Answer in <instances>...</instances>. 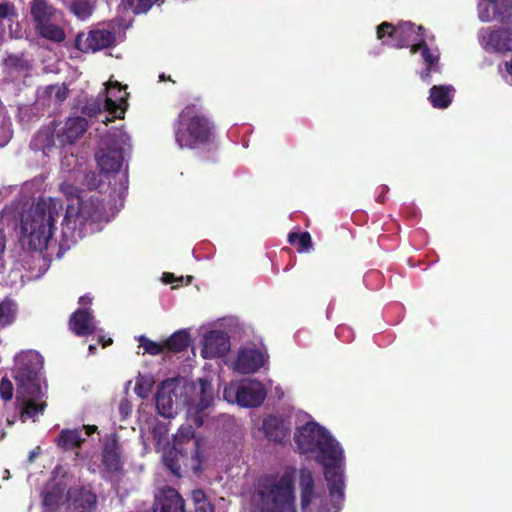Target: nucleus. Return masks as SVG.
<instances>
[{"instance_id":"obj_32","label":"nucleus","mask_w":512,"mask_h":512,"mask_svg":"<svg viewBox=\"0 0 512 512\" xmlns=\"http://www.w3.org/2000/svg\"><path fill=\"white\" fill-rule=\"evenodd\" d=\"M288 242L296 246L299 253L308 252L312 249V239L309 232H290L288 234Z\"/></svg>"},{"instance_id":"obj_26","label":"nucleus","mask_w":512,"mask_h":512,"mask_svg":"<svg viewBox=\"0 0 512 512\" xmlns=\"http://www.w3.org/2000/svg\"><path fill=\"white\" fill-rule=\"evenodd\" d=\"M299 486H300V504L302 511L306 509L312 503L315 497V483L312 473L309 469L302 468L299 471Z\"/></svg>"},{"instance_id":"obj_35","label":"nucleus","mask_w":512,"mask_h":512,"mask_svg":"<svg viewBox=\"0 0 512 512\" xmlns=\"http://www.w3.org/2000/svg\"><path fill=\"white\" fill-rule=\"evenodd\" d=\"M197 442L198 449L200 450V441L195 437V430L192 426L181 427L178 433L174 436V446H188V442Z\"/></svg>"},{"instance_id":"obj_30","label":"nucleus","mask_w":512,"mask_h":512,"mask_svg":"<svg viewBox=\"0 0 512 512\" xmlns=\"http://www.w3.org/2000/svg\"><path fill=\"white\" fill-rule=\"evenodd\" d=\"M65 486L60 483L53 484L43 492V505L55 511L63 500Z\"/></svg>"},{"instance_id":"obj_12","label":"nucleus","mask_w":512,"mask_h":512,"mask_svg":"<svg viewBox=\"0 0 512 512\" xmlns=\"http://www.w3.org/2000/svg\"><path fill=\"white\" fill-rule=\"evenodd\" d=\"M477 10L482 22L512 23V0H480Z\"/></svg>"},{"instance_id":"obj_45","label":"nucleus","mask_w":512,"mask_h":512,"mask_svg":"<svg viewBox=\"0 0 512 512\" xmlns=\"http://www.w3.org/2000/svg\"><path fill=\"white\" fill-rule=\"evenodd\" d=\"M10 15H15L14 5L10 3H0V24L3 19L8 18Z\"/></svg>"},{"instance_id":"obj_8","label":"nucleus","mask_w":512,"mask_h":512,"mask_svg":"<svg viewBox=\"0 0 512 512\" xmlns=\"http://www.w3.org/2000/svg\"><path fill=\"white\" fill-rule=\"evenodd\" d=\"M166 468L177 478L189 470L198 472L202 469V459L197 442H188V446H172L163 454Z\"/></svg>"},{"instance_id":"obj_56","label":"nucleus","mask_w":512,"mask_h":512,"mask_svg":"<svg viewBox=\"0 0 512 512\" xmlns=\"http://www.w3.org/2000/svg\"><path fill=\"white\" fill-rule=\"evenodd\" d=\"M96 350H97V348H96V346H95V345H90V346H89V352H90L91 354H94V353L96 352Z\"/></svg>"},{"instance_id":"obj_48","label":"nucleus","mask_w":512,"mask_h":512,"mask_svg":"<svg viewBox=\"0 0 512 512\" xmlns=\"http://www.w3.org/2000/svg\"><path fill=\"white\" fill-rule=\"evenodd\" d=\"M83 430H85V434L87 436H91L95 432H97L98 427L96 425H83Z\"/></svg>"},{"instance_id":"obj_20","label":"nucleus","mask_w":512,"mask_h":512,"mask_svg":"<svg viewBox=\"0 0 512 512\" xmlns=\"http://www.w3.org/2000/svg\"><path fill=\"white\" fill-rule=\"evenodd\" d=\"M262 430L265 437L272 442L282 443L290 435L289 423L280 416L269 415L262 423Z\"/></svg>"},{"instance_id":"obj_1","label":"nucleus","mask_w":512,"mask_h":512,"mask_svg":"<svg viewBox=\"0 0 512 512\" xmlns=\"http://www.w3.org/2000/svg\"><path fill=\"white\" fill-rule=\"evenodd\" d=\"M294 439L301 453H319L317 460L324 467L330 497L342 502L344 499V476L341 467L343 450L339 443L316 422H307L297 428Z\"/></svg>"},{"instance_id":"obj_7","label":"nucleus","mask_w":512,"mask_h":512,"mask_svg":"<svg viewBox=\"0 0 512 512\" xmlns=\"http://www.w3.org/2000/svg\"><path fill=\"white\" fill-rule=\"evenodd\" d=\"M424 30L422 26H416L412 22H401L397 25L382 22L377 27V38L394 48H411L425 39Z\"/></svg>"},{"instance_id":"obj_17","label":"nucleus","mask_w":512,"mask_h":512,"mask_svg":"<svg viewBox=\"0 0 512 512\" xmlns=\"http://www.w3.org/2000/svg\"><path fill=\"white\" fill-rule=\"evenodd\" d=\"M230 349V340L226 333L212 330L204 337L201 355L205 359H213L224 356Z\"/></svg>"},{"instance_id":"obj_41","label":"nucleus","mask_w":512,"mask_h":512,"mask_svg":"<svg viewBox=\"0 0 512 512\" xmlns=\"http://www.w3.org/2000/svg\"><path fill=\"white\" fill-rule=\"evenodd\" d=\"M0 396L4 401L11 400L13 397V384L6 377L0 382Z\"/></svg>"},{"instance_id":"obj_15","label":"nucleus","mask_w":512,"mask_h":512,"mask_svg":"<svg viewBox=\"0 0 512 512\" xmlns=\"http://www.w3.org/2000/svg\"><path fill=\"white\" fill-rule=\"evenodd\" d=\"M66 501L73 512H94L97 507V495L90 486L70 487Z\"/></svg>"},{"instance_id":"obj_16","label":"nucleus","mask_w":512,"mask_h":512,"mask_svg":"<svg viewBox=\"0 0 512 512\" xmlns=\"http://www.w3.org/2000/svg\"><path fill=\"white\" fill-rule=\"evenodd\" d=\"M101 462L109 475H116L123 470L122 448L116 434L106 438L101 452Z\"/></svg>"},{"instance_id":"obj_42","label":"nucleus","mask_w":512,"mask_h":512,"mask_svg":"<svg viewBox=\"0 0 512 512\" xmlns=\"http://www.w3.org/2000/svg\"><path fill=\"white\" fill-rule=\"evenodd\" d=\"M46 90L49 95L54 94L59 102L64 101L68 96V89L65 86L50 85Z\"/></svg>"},{"instance_id":"obj_37","label":"nucleus","mask_w":512,"mask_h":512,"mask_svg":"<svg viewBox=\"0 0 512 512\" xmlns=\"http://www.w3.org/2000/svg\"><path fill=\"white\" fill-rule=\"evenodd\" d=\"M139 342V347H142L144 349V353L149 355H159L165 351L164 342L158 343L155 341H152L148 337L141 335L137 338Z\"/></svg>"},{"instance_id":"obj_40","label":"nucleus","mask_w":512,"mask_h":512,"mask_svg":"<svg viewBox=\"0 0 512 512\" xmlns=\"http://www.w3.org/2000/svg\"><path fill=\"white\" fill-rule=\"evenodd\" d=\"M200 386V401L197 406L199 410H204L210 405L213 400V396L211 391H208V389H210V384L207 380L200 379Z\"/></svg>"},{"instance_id":"obj_11","label":"nucleus","mask_w":512,"mask_h":512,"mask_svg":"<svg viewBox=\"0 0 512 512\" xmlns=\"http://www.w3.org/2000/svg\"><path fill=\"white\" fill-rule=\"evenodd\" d=\"M477 36L481 47L487 52H512V28H481Z\"/></svg>"},{"instance_id":"obj_19","label":"nucleus","mask_w":512,"mask_h":512,"mask_svg":"<svg viewBox=\"0 0 512 512\" xmlns=\"http://www.w3.org/2000/svg\"><path fill=\"white\" fill-rule=\"evenodd\" d=\"M87 129L88 121L86 118L81 116L69 117L57 137L62 145H72L85 134Z\"/></svg>"},{"instance_id":"obj_38","label":"nucleus","mask_w":512,"mask_h":512,"mask_svg":"<svg viewBox=\"0 0 512 512\" xmlns=\"http://www.w3.org/2000/svg\"><path fill=\"white\" fill-rule=\"evenodd\" d=\"M5 66L17 72L27 71L30 68L29 62L23 57V55H9L5 61Z\"/></svg>"},{"instance_id":"obj_50","label":"nucleus","mask_w":512,"mask_h":512,"mask_svg":"<svg viewBox=\"0 0 512 512\" xmlns=\"http://www.w3.org/2000/svg\"><path fill=\"white\" fill-rule=\"evenodd\" d=\"M174 280H175L174 274L169 273V272H165V273H163V281H164L165 283H168V284H169V283H173V282H174Z\"/></svg>"},{"instance_id":"obj_3","label":"nucleus","mask_w":512,"mask_h":512,"mask_svg":"<svg viewBox=\"0 0 512 512\" xmlns=\"http://www.w3.org/2000/svg\"><path fill=\"white\" fill-rule=\"evenodd\" d=\"M295 476L296 469L288 467L280 477L270 474L260 478L255 494L259 512H296Z\"/></svg>"},{"instance_id":"obj_10","label":"nucleus","mask_w":512,"mask_h":512,"mask_svg":"<svg viewBox=\"0 0 512 512\" xmlns=\"http://www.w3.org/2000/svg\"><path fill=\"white\" fill-rule=\"evenodd\" d=\"M40 363L34 355H25L20 358L15 371L18 394L39 395L41 386L39 383Z\"/></svg>"},{"instance_id":"obj_44","label":"nucleus","mask_w":512,"mask_h":512,"mask_svg":"<svg viewBox=\"0 0 512 512\" xmlns=\"http://www.w3.org/2000/svg\"><path fill=\"white\" fill-rule=\"evenodd\" d=\"M118 410L122 419H125L132 413V404L128 399L124 398L120 401Z\"/></svg>"},{"instance_id":"obj_39","label":"nucleus","mask_w":512,"mask_h":512,"mask_svg":"<svg viewBox=\"0 0 512 512\" xmlns=\"http://www.w3.org/2000/svg\"><path fill=\"white\" fill-rule=\"evenodd\" d=\"M60 191L71 203H77L78 199L85 197L84 190L78 188L77 186L69 183L63 182L60 185Z\"/></svg>"},{"instance_id":"obj_23","label":"nucleus","mask_w":512,"mask_h":512,"mask_svg":"<svg viewBox=\"0 0 512 512\" xmlns=\"http://www.w3.org/2000/svg\"><path fill=\"white\" fill-rule=\"evenodd\" d=\"M264 362V355L260 350L244 349L237 356L235 368L242 374H252L257 372Z\"/></svg>"},{"instance_id":"obj_55","label":"nucleus","mask_w":512,"mask_h":512,"mask_svg":"<svg viewBox=\"0 0 512 512\" xmlns=\"http://www.w3.org/2000/svg\"><path fill=\"white\" fill-rule=\"evenodd\" d=\"M377 201H378L379 203H384V201H385V195H384V194L379 195V196L377 197Z\"/></svg>"},{"instance_id":"obj_2","label":"nucleus","mask_w":512,"mask_h":512,"mask_svg":"<svg viewBox=\"0 0 512 512\" xmlns=\"http://www.w3.org/2000/svg\"><path fill=\"white\" fill-rule=\"evenodd\" d=\"M175 142L179 148L197 149L214 143L216 126L211 117L196 104L186 105L174 123Z\"/></svg>"},{"instance_id":"obj_22","label":"nucleus","mask_w":512,"mask_h":512,"mask_svg":"<svg viewBox=\"0 0 512 512\" xmlns=\"http://www.w3.org/2000/svg\"><path fill=\"white\" fill-rule=\"evenodd\" d=\"M173 386V381L166 380L159 387L155 395L157 411L165 418H171L175 414L174 403L177 396Z\"/></svg>"},{"instance_id":"obj_5","label":"nucleus","mask_w":512,"mask_h":512,"mask_svg":"<svg viewBox=\"0 0 512 512\" xmlns=\"http://www.w3.org/2000/svg\"><path fill=\"white\" fill-rule=\"evenodd\" d=\"M30 14L37 35L58 44L65 41L66 33L61 25L63 14L48 0H32Z\"/></svg>"},{"instance_id":"obj_49","label":"nucleus","mask_w":512,"mask_h":512,"mask_svg":"<svg viewBox=\"0 0 512 512\" xmlns=\"http://www.w3.org/2000/svg\"><path fill=\"white\" fill-rule=\"evenodd\" d=\"M92 303V297L89 294L83 295L79 298V304L86 306Z\"/></svg>"},{"instance_id":"obj_36","label":"nucleus","mask_w":512,"mask_h":512,"mask_svg":"<svg viewBox=\"0 0 512 512\" xmlns=\"http://www.w3.org/2000/svg\"><path fill=\"white\" fill-rule=\"evenodd\" d=\"M69 10L79 19L88 18L92 12L93 7L88 0H73L69 5Z\"/></svg>"},{"instance_id":"obj_57","label":"nucleus","mask_w":512,"mask_h":512,"mask_svg":"<svg viewBox=\"0 0 512 512\" xmlns=\"http://www.w3.org/2000/svg\"><path fill=\"white\" fill-rule=\"evenodd\" d=\"M35 456H36V453H35L34 451H33V452H31V453H30V457H29V458H30V460L32 461V460H33V458H34Z\"/></svg>"},{"instance_id":"obj_29","label":"nucleus","mask_w":512,"mask_h":512,"mask_svg":"<svg viewBox=\"0 0 512 512\" xmlns=\"http://www.w3.org/2000/svg\"><path fill=\"white\" fill-rule=\"evenodd\" d=\"M189 344L190 334L186 330L176 331L164 341L165 350L173 353L186 350Z\"/></svg>"},{"instance_id":"obj_6","label":"nucleus","mask_w":512,"mask_h":512,"mask_svg":"<svg viewBox=\"0 0 512 512\" xmlns=\"http://www.w3.org/2000/svg\"><path fill=\"white\" fill-rule=\"evenodd\" d=\"M102 204L96 197H83L78 199L77 203H69L62 222V234L65 238H75L78 230V236L84 230L88 223H95L101 219Z\"/></svg>"},{"instance_id":"obj_43","label":"nucleus","mask_w":512,"mask_h":512,"mask_svg":"<svg viewBox=\"0 0 512 512\" xmlns=\"http://www.w3.org/2000/svg\"><path fill=\"white\" fill-rule=\"evenodd\" d=\"M238 385L239 383H231L229 386L225 387L223 396L227 401L233 402L232 398L235 397V400L238 403Z\"/></svg>"},{"instance_id":"obj_4","label":"nucleus","mask_w":512,"mask_h":512,"mask_svg":"<svg viewBox=\"0 0 512 512\" xmlns=\"http://www.w3.org/2000/svg\"><path fill=\"white\" fill-rule=\"evenodd\" d=\"M63 210L59 199L41 197L29 217L22 221L21 229L29 234V243L35 249H47L56 230L55 222Z\"/></svg>"},{"instance_id":"obj_46","label":"nucleus","mask_w":512,"mask_h":512,"mask_svg":"<svg viewBox=\"0 0 512 512\" xmlns=\"http://www.w3.org/2000/svg\"><path fill=\"white\" fill-rule=\"evenodd\" d=\"M433 71H438V67H435V66H426V68L424 70L421 71L420 73V77L423 79V80H426L427 78L430 77L431 73Z\"/></svg>"},{"instance_id":"obj_34","label":"nucleus","mask_w":512,"mask_h":512,"mask_svg":"<svg viewBox=\"0 0 512 512\" xmlns=\"http://www.w3.org/2000/svg\"><path fill=\"white\" fill-rule=\"evenodd\" d=\"M16 306L13 301L6 299L0 303V329H3L14 321Z\"/></svg>"},{"instance_id":"obj_25","label":"nucleus","mask_w":512,"mask_h":512,"mask_svg":"<svg viewBox=\"0 0 512 512\" xmlns=\"http://www.w3.org/2000/svg\"><path fill=\"white\" fill-rule=\"evenodd\" d=\"M37 396L38 395L17 393L16 404L20 408V419L22 422H25L28 419H32L34 421L39 414L44 412L46 403H36L34 398Z\"/></svg>"},{"instance_id":"obj_13","label":"nucleus","mask_w":512,"mask_h":512,"mask_svg":"<svg viewBox=\"0 0 512 512\" xmlns=\"http://www.w3.org/2000/svg\"><path fill=\"white\" fill-rule=\"evenodd\" d=\"M115 40V35L111 31L94 29L87 34L78 33L75 39V47L84 53L96 52L113 46Z\"/></svg>"},{"instance_id":"obj_52","label":"nucleus","mask_w":512,"mask_h":512,"mask_svg":"<svg viewBox=\"0 0 512 512\" xmlns=\"http://www.w3.org/2000/svg\"><path fill=\"white\" fill-rule=\"evenodd\" d=\"M6 246V237L0 232V254L4 252Z\"/></svg>"},{"instance_id":"obj_18","label":"nucleus","mask_w":512,"mask_h":512,"mask_svg":"<svg viewBox=\"0 0 512 512\" xmlns=\"http://www.w3.org/2000/svg\"><path fill=\"white\" fill-rule=\"evenodd\" d=\"M238 405L241 407H258L266 397V391L259 381H243L238 385Z\"/></svg>"},{"instance_id":"obj_33","label":"nucleus","mask_w":512,"mask_h":512,"mask_svg":"<svg viewBox=\"0 0 512 512\" xmlns=\"http://www.w3.org/2000/svg\"><path fill=\"white\" fill-rule=\"evenodd\" d=\"M418 52H421V57L426 66L437 67L439 55L430 50L425 39L421 43H416L411 46L412 54H416Z\"/></svg>"},{"instance_id":"obj_14","label":"nucleus","mask_w":512,"mask_h":512,"mask_svg":"<svg viewBox=\"0 0 512 512\" xmlns=\"http://www.w3.org/2000/svg\"><path fill=\"white\" fill-rule=\"evenodd\" d=\"M154 512H186L185 500L173 487L165 485L158 488L154 494Z\"/></svg>"},{"instance_id":"obj_47","label":"nucleus","mask_w":512,"mask_h":512,"mask_svg":"<svg viewBox=\"0 0 512 512\" xmlns=\"http://www.w3.org/2000/svg\"><path fill=\"white\" fill-rule=\"evenodd\" d=\"M135 393L141 397V398H146L147 397V392L143 390V387L142 385L140 384L139 381L136 382V385H135Z\"/></svg>"},{"instance_id":"obj_54","label":"nucleus","mask_w":512,"mask_h":512,"mask_svg":"<svg viewBox=\"0 0 512 512\" xmlns=\"http://www.w3.org/2000/svg\"><path fill=\"white\" fill-rule=\"evenodd\" d=\"M506 70L510 75H512V60L510 62H506Z\"/></svg>"},{"instance_id":"obj_27","label":"nucleus","mask_w":512,"mask_h":512,"mask_svg":"<svg viewBox=\"0 0 512 512\" xmlns=\"http://www.w3.org/2000/svg\"><path fill=\"white\" fill-rule=\"evenodd\" d=\"M84 442L82 429H63L55 440L56 445L63 451L80 448Z\"/></svg>"},{"instance_id":"obj_24","label":"nucleus","mask_w":512,"mask_h":512,"mask_svg":"<svg viewBox=\"0 0 512 512\" xmlns=\"http://www.w3.org/2000/svg\"><path fill=\"white\" fill-rule=\"evenodd\" d=\"M96 156L97 164L103 173H116L122 167L124 150L118 147L101 149Z\"/></svg>"},{"instance_id":"obj_53","label":"nucleus","mask_w":512,"mask_h":512,"mask_svg":"<svg viewBox=\"0 0 512 512\" xmlns=\"http://www.w3.org/2000/svg\"><path fill=\"white\" fill-rule=\"evenodd\" d=\"M159 79H160V81H166V80H169V81L174 82V81L171 79V77H170V76H166L164 73L160 74Z\"/></svg>"},{"instance_id":"obj_51","label":"nucleus","mask_w":512,"mask_h":512,"mask_svg":"<svg viewBox=\"0 0 512 512\" xmlns=\"http://www.w3.org/2000/svg\"><path fill=\"white\" fill-rule=\"evenodd\" d=\"M98 342L103 346L107 347L112 344L113 340L111 338L106 339L104 336H100Z\"/></svg>"},{"instance_id":"obj_28","label":"nucleus","mask_w":512,"mask_h":512,"mask_svg":"<svg viewBox=\"0 0 512 512\" xmlns=\"http://www.w3.org/2000/svg\"><path fill=\"white\" fill-rule=\"evenodd\" d=\"M454 88L450 85H434L430 89L429 100L433 107L445 109L452 103Z\"/></svg>"},{"instance_id":"obj_9","label":"nucleus","mask_w":512,"mask_h":512,"mask_svg":"<svg viewBox=\"0 0 512 512\" xmlns=\"http://www.w3.org/2000/svg\"><path fill=\"white\" fill-rule=\"evenodd\" d=\"M107 97L105 98L104 108L112 115L110 118L108 115L102 112L101 107L98 103H92L85 105L82 108V113L89 117L102 116L101 122L108 124L115 118L123 119L125 111L128 107L126 86L122 87L117 81L109 82L107 86Z\"/></svg>"},{"instance_id":"obj_21","label":"nucleus","mask_w":512,"mask_h":512,"mask_svg":"<svg viewBox=\"0 0 512 512\" xmlns=\"http://www.w3.org/2000/svg\"><path fill=\"white\" fill-rule=\"evenodd\" d=\"M69 328L79 337L94 334L96 326L91 310L89 308H79L73 312L69 319Z\"/></svg>"},{"instance_id":"obj_31","label":"nucleus","mask_w":512,"mask_h":512,"mask_svg":"<svg viewBox=\"0 0 512 512\" xmlns=\"http://www.w3.org/2000/svg\"><path fill=\"white\" fill-rule=\"evenodd\" d=\"M164 0H121L120 6L135 15L146 14L154 5L160 6Z\"/></svg>"}]
</instances>
